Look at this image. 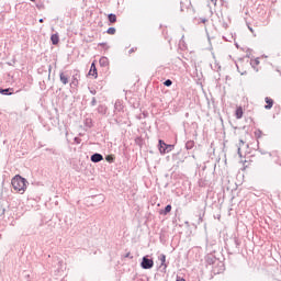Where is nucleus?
Returning a JSON list of instances; mask_svg holds the SVG:
<instances>
[{"instance_id": "f257e3e1", "label": "nucleus", "mask_w": 281, "mask_h": 281, "mask_svg": "<svg viewBox=\"0 0 281 281\" xmlns=\"http://www.w3.org/2000/svg\"><path fill=\"white\" fill-rule=\"evenodd\" d=\"M11 186L18 194H25V191L27 190V180L20 175H16L12 178Z\"/></svg>"}, {"instance_id": "f03ea898", "label": "nucleus", "mask_w": 281, "mask_h": 281, "mask_svg": "<svg viewBox=\"0 0 281 281\" xmlns=\"http://www.w3.org/2000/svg\"><path fill=\"white\" fill-rule=\"evenodd\" d=\"M166 150L167 153H170V150H172V145H168L164 140H159V151L161 155H166Z\"/></svg>"}, {"instance_id": "7ed1b4c3", "label": "nucleus", "mask_w": 281, "mask_h": 281, "mask_svg": "<svg viewBox=\"0 0 281 281\" xmlns=\"http://www.w3.org/2000/svg\"><path fill=\"white\" fill-rule=\"evenodd\" d=\"M140 265L143 269H153L155 262L153 261V259L144 257Z\"/></svg>"}, {"instance_id": "20e7f679", "label": "nucleus", "mask_w": 281, "mask_h": 281, "mask_svg": "<svg viewBox=\"0 0 281 281\" xmlns=\"http://www.w3.org/2000/svg\"><path fill=\"white\" fill-rule=\"evenodd\" d=\"M265 102H266L265 109H266L267 111L273 109V104H274L273 99H271V98H269V97H266V98H265Z\"/></svg>"}, {"instance_id": "39448f33", "label": "nucleus", "mask_w": 281, "mask_h": 281, "mask_svg": "<svg viewBox=\"0 0 281 281\" xmlns=\"http://www.w3.org/2000/svg\"><path fill=\"white\" fill-rule=\"evenodd\" d=\"M88 76H92V78H98V68H95V63L91 64Z\"/></svg>"}, {"instance_id": "423d86ee", "label": "nucleus", "mask_w": 281, "mask_h": 281, "mask_svg": "<svg viewBox=\"0 0 281 281\" xmlns=\"http://www.w3.org/2000/svg\"><path fill=\"white\" fill-rule=\"evenodd\" d=\"M245 114L243 106H237L235 110V117L236 120H241L243 115Z\"/></svg>"}, {"instance_id": "0eeeda50", "label": "nucleus", "mask_w": 281, "mask_h": 281, "mask_svg": "<svg viewBox=\"0 0 281 281\" xmlns=\"http://www.w3.org/2000/svg\"><path fill=\"white\" fill-rule=\"evenodd\" d=\"M102 159H104V158L100 154H93L91 156V161H93V164H98V162L102 161Z\"/></svg>"}, {"instance_id": "6e6552de", "label": "nucleus", "mask_w": 281, "mask_h": 281, "mask_svg": "<svg viewBox=\"0 0 281 281\" xmlns=\"http://www.w3.org/2000/svg\"><path fill=\"white\" fill-rule=\"evenodd\" d=\"M59 79H60V82H63L64 85L69 83V77L65 72L59 74Z\"/></svg>"}, {"instance_id": "1a4fd4ad", "label": "nucleus", "mask_w": 281, "mask_h": 281, "mask_svg": "<svg viewBox=\"0 0 281 281\" xmlns=\"http://www.w3.org/2000/svg\"><path fill=\"white\" fill-rule=\"evenodd\" d=\"M50 41H52L53 45H58V43H60V37L58 36V33L53 34L50 36Z\"/></svg>"}, {"instance_id": "9d476101", "label": "nucleus", "mask_w": 281, "mask_h": 281, "mask_svg": "<svg viewBox=\"0 0 281 281\" xmlns=\"http://www.w3.org/2000/svg\"><path fill=\"white\" fill-rule=\"evenodd\" d=\"M170 212H172V205L168 204L165 210L162 212H160V214H164V216L170 214Z\"/></svg>"}, {"instance_id": "9b49d317", "label": "nucleus", "mask_w": 281, "mask_h": 281, "mask_svg": "<svg viewBox=\"0 0 281 281\" xmlns=\"http://www.w3.org/2000/svg\"><path fill=\"white\" fill-rule=\"evenodd\" d=\"M108 19L111 23H116L117 22V15L111 13L108 15Z\"/></svg>"}, {"instance_id": "f8f14e48", "label": "nucleus", "mask_w": 281, "mask_h": 281, "mask_svg": "<svg viewBox=\"0 0 281 281\" xmlns=\"http://www.w3.org/2000/svg\"><path fill=\"white\" fill-rule=\"evenodd\" d=\"M115 32H116L115 27H110V29H108L106 34H110L111 36H113V34H115Z\"/></svg>"}, {"instance_id": "ddd939ff", "label": "nucleus", "mask_w": 281, "mask_h": 281, "mask_svg": "<svg viewBox=\"0 0 281 281\" xmlns=\"http://www.w3.org/2000/svg\"><path fill=\"white\" fill-rule=\"evenodd\" d=\"M9 91H12V89H0V93H2V95H8Z\"/></svg>"}, {"instance_id": "4468645a", "label": "nucleus", "mask_w": 281, "mask_h": 281, "mask_svg": "<svg viewBox=\"0 0 281 281\" xmlns=\"http://www.w3.org/2000/svg\"><path fill=\"white\" fill-rule=\"evenodd\" d=\"M100 64H101V65H108V64H109V59H108L106 57H102V58L100 59Z\"/></svg>"}, {"instance_id": "2eb2a0df", "label": "nucleus", "mask_w": 281, "mask_h": 281, "mask_svg": "<svg viewBox=\"0 0 281 281\" xmlns=\"http://www.w3.org/2000/svg\"><path fill=\"white\" fill-rule=\"evenodd\" d=\"M165 87H171L172 86V80L170 79H167L165 82H164Z\"/></svg>"}, {"instance_id": "dca6fc26", "label": "nucleus", "mask_w": 281, "mask_h": 281, "mask_svg": "<svg viewBox=\"0 0 281 281\" xmlns=\"http://www.w3.org/2000/svg\"><path fill=\"white\" fill-rule=\"evenodd\" d=\"M135 52H137V47H133L128 50V55L131 56V54H135Z\"/></svg>"}, {"instance_id": "f3484780", "label": "nucleus", "mask_w": 281, "mask_h": 281, "mask_svg": "<svg viewBox=\"0 0 281 281\" xmlns=\"http://www.w3.org/2000/svg\"><path fill=\"white\" fill-rule=\"evenodd\" d=\"M160 260H161V265H164L166 262V255H162Z\"/></svg>"}, {"instance_id": "a211bd4d", "label": "nucleus", "mask_w": 281, "mask_h": 281, "mask_svg": "<svg viewBox=\"0 0 281 281\" xmlns=\"http://www.w3.org/2000/svg\"><path fill=\"white\" fill-rule=\"evenodd\" d=\"M176 281H186V279L181 278V277H177Z\"/></svg>"}, {"instance_id": "6ab92c4d", "label": "nucleus", "mask_w": 281, "mask_h": 281, "mask_svg": "<svg viewBox=\"0 0 281 281\" xmlns=\"http://www.w3.org/2000/svg\"><path fill=\"white\" fill-rule=\"evenodd\" d=\"M101 47H106V43H100L99 44Z\"/></svg>"}, {"instance_id": "aec40b11", "label": "nucleus", "mask_w": 281, "mask_h": 281, "mask_svg": "<svg viewBox=\"0 0 281 281\" xmlns=\"http://www.w3.org/2000/svg\"><path fill=\"white\" fill-rule=\"evenodd\" d=\"M238 155L239 157H243V153L240 151V148H238Z\"/></svg>"}, {"instance_id": "412c9836", "label": "nucleus", "mask_w": 281, "mask_h": 281, "mask_svg": "<svg viewBox=\"0 0 281 281\" xmlns=\"http://www.w3.org/2000/svg\"><path fill=\"white\" fill-rule=\"evenodd\" d=\"M239 142H240L239 146H244L245 145V142H243V140H239Z\"/></svg>"}, {"instance_id": "4be33fe9", "label": "nucleus", "mask_w": 281, "mask_h": 281, "mask_svg": "<svg viewBox=\"0 0 281 281\" xmlns=\"http://www.w3.org/2000/svg\"><path fill=\"white\" fill-rule=\"evenodd\" d=\"M43 21H44L43 19H40V23H43Z\"/></svg>"}, {"instance_id": "5701e85b", "label": "nucleus", "mask_w": 281, "mask_h": 281, "mask_svg": "<svg viewBox=\"0 0 281 281\" xmlns=\"http://www.w3.org/2000/svg\"><path fill=\"white\" fill-rule=\"evenodd\" d=\"M106 160L109 161V160H111V158L108 157Z\"/></svg>"}, {"instance_id": "b1692460", "label": "nucleus", "mask_w": 281, "mask_h": 281, "mask_svg": "<svg viewBox=\"0 0 281 281\" xmlns=\"http://www.w3.org/2000/svg\"><path fill=\"white\" fill-rule=\"evenodd\" d=\"M106 160L109 161V160H111V158L108 157Z\"/></svg>"}, {"instance_id": "393cba45", "label": "nucleus", "mask_w": 281, "mask_h": 281, "mask_svg": "<svg viewBox=\"0 0 281 281\" xmlns=\"http://www.w3.org/2000/svg\"><path fill=\"white\" fill-rule=\"evenodd\" d=\"M9 95H12V92H10Z\"/></svg>"}, {"instance_id": "a878e982", "label": "nucleus", "mask_w": 281, "mask_h": 281, "mask_svg": "<svg viewBox=\"0 0 281 281\" xmlns=\"http://www.w3.org/2000/svg\"><path fill=\"white\" fill-rule=\"evenodd\" d=\"M31 1H35V0H31Z\"/></svg>"}]
</instances>
